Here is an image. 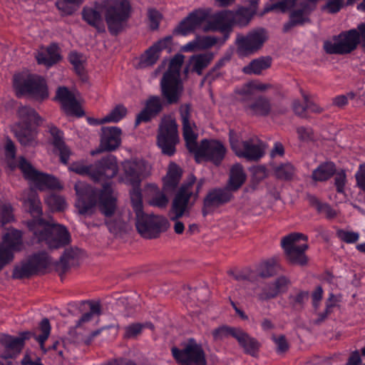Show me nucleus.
<instances>
[{"label": "nucleus", "mask_w": 365, "mask_h": 365, "mask_svg": "<svg viewBox=\"0 0 365 365\" xmlns=\"http://www.w3.org/2000/svg\"><path fill=\"white\" fill-rule=\"evenodd\" d=\"M76 195L75 203L78 213L91 216L99 211L106 217H112L117 210V194L110 184H105L101 190H97L88 183L78 181L74 185Z\"/></svg>", "instance_id": "1"}, {"label": "nucleus", "mask_w": 365, "mask_h": 365, "mask_svg": "<svg viewBox=\"0 0 365 365\" xmlns=\"http://www.w3.org/2000/svg\"><path fill=\"white\" fill-rule=\"evenodd\" d=\"M130 199L136 215V228L145 238H155L168 230V220L163 216L146 215L143 211L142 195L139 185L133 186Z\"/></svg>", "instance_id": "2"}, {"label": "nucleus", "mask_w": 365, "mask_h": 365, "mask_svg": "<svg viewBox=\"0 0 365 365\" xmlns=\"http://www.w3.org/2000/svg\"><path fill=\"white\" fill-rule=\"evenodd\" d=\"M27 226L35 240L44 242L50 248H59L71 242L69 232L61 225L38 219L28 222Z\"/></svg>", "instance_id": "3"}, {"label": "nucleus", "mask_w": 365, "mask_h": 365, "mask_svg": "<svg viewBox=\"0 0 365 365\" xmlns=\"http://www.w3.org/2000/svg\"><path fill=\"white\" fill-rule=\"evenodd\" d=\"M184 61L181 54L175 55L170 61L169 68L160 81L162 96L168 104L179 102L183 93V85L180 80V71Z\"/></svg>", "instance_id": "4"}, {"label": "nucleus", "mask_w": 365, "mask_h": 365, "mask_svg": "<svg viewBox=\"0 0 365 365\" xmlns=\"http://www.w3.org/2000/svg\"><path fill=\"white\" fill-rule=\"evenodd\" d=\"M68 169L78 175H88L95 181L112 178L118 170L116 158L113 155L102 158L93 165L76 162L72 163Z\"/></svg>", "instance_id": "5"}, {"label": "nucleus", "mask_w": 365, "mask_h": 365, "mask_svg": "<svg viewBox=\"0 0 365 365\" xmlns=\"http://www.w3.org/2000/svg\"><path fill=\"white\" fill-rule=\"evenodd\" d=\"M195 177L190 175L187 180L180 187L172 203L170 213L171 220H178L182 217L188 210L190 201L192 200L194 202L197 198L205 180L200 179L195 187Z\"/></svg>", "instance_id": "6"}, {"label": "nucleus", "mask_w": 365, "mask_h": 365, "mask_svg": "<svg viewBox=\"0 0 365 365\" xmlns=\"http://www.w3.org/2000/svg\"><path fill=\"white\" fill-rule=\"evenodd\" d=\"M292 7H294V10L291 14L289 22L284 26V29L287 31L289 27L302 25L309 21L308 15L314 8L309 3L303 0H282L266 6L263 14L274 9L284 12Z\"/></svg>", "instance_id": "7"}, {"label": "nucleus", "mask_w": 365, "mask_h": 365, "mask_svg": "<svg viewBox=\"0 0 365 365\" xmlns=\"http://www.w3.org/2000/svg\"><path fill=\"white\" fill-rule=\"evenodd\" d=\"M14 87L18 95L28 94L36 100H43L48 96L44 79L36 75L28 73L15 75Z\"/></svg>", "instance_id": "8"}, {"label": "nucleus", "mask_w": 365, "mask_h": 365, "mask_svg": "<svg viewBox=\"0 0 365 365\" xmlns=\"http://www.w3.org/2000/svg\"><path fill=\"white\" fill-rule=\"evenodd\" d=\"M307 237L302 233H292L284 237L281 245L287 259L293 264L304 266L307 264L308 258L305 251L308 249L306 243Z\"/></svg>", "instance_id": "9"}, {"label": "nucleus", "mask_w": 365, "mask_h": 365, "mask_svg": "<svg viewBox=\"0 0 365 365\" xmlns=\"http://www.w3.org/2000/svg\"><path fill=\"white\" fill-rule=\"evenodd\" d=\"M130 12V5L127 0H107L105 1V17L109 31L119 32L127 21Z\"/></svg>", "instance_id": "10"}, {"label": "nucleus", "mask_w": 365, "mask_h": 365, "mask_svg": "<svg viewBox=\"0 0 365 365\" xmlns=\"http://www.w3.org/2000/svg\"><path fill=\"white\" fill-rule=\"evenodd\" d=\"M179 143L178 125L171 117H164L159 125L157 143L162 153L168 156L175 153V145Z\"/></svg>", "instance_id": "11"}, {"label": "nucleus", "mask_w": 365, "mask_h": 365, "mask_svg": "<svg viewBox=\"0 0 365 365\" xmlns=\"http://www.w3.org/2000/svg\"><path fill=\"white\" fill-rule=\"evenodd\" d=\"M19 167L31 186H34L40 190L63 189V186L56 178L38 171L24 158H20Z\"/></svg>", "instance_id": "12"}, {"label": "nucleus", "mask_w": 365, "mask_h": 365, "mask_svg": "<svg viewBox=\"0 0 365 365\" xmlns=\"http://www.w3.org/2000/svg\"><path fill=\"white\" fill-rule=\"evenodd\" d=\"M230 141L232 150L236 155L247 160L256 161L260 159L265 153V144L257 138H251L238 142L235 133L230 132Z\"/></svg>", "instance_id": "13"}, {"label": "nucleus", "mask_w": 365, "mask_h": 365, "mask_svg": "<svg viewBox=\"0 0 365 365\" xmlns=\"http://www.w3.org/2000/svg\"><path fill=\"white\" fill-rule=\"evenodd\" d=\"M121 165L123 173L120 180L132 186L140 185L142 179L150 173V165L142 159L125 160Z\"/></svg>", "instance_id": "14"}, {"label": "nucleus", "mask_w": 365, "mask_h": 365, "mask_svg": "<svg viewBox=\"0 0 365 365\" xmlns=\"http://www.w3.org/2000/svg\"><path fill=\"white\" fill-rule=\"evenodd\" d=\"M359 43V33L356 29L342 33L336 38L324 43V49L329 54H346L351 52Z\"/></svg>", "instance_id": "15"}, {"label": "nucleus", "mask_w": 365, "mask_h": 365, "mask_svg": "<svg viewBox=\"0 0 365 365\" xmlns=\"http://www.w3.org/2000/svg\"><path fill=\"white\" fill-rule=\"evenodd\" d=\"M172 354L175 360L182 365H206L205 352L194 339H190L182 349L172 348Z\"/></svg>", "instance_id": "16"}, {"label": "nucleus", "mask_w": 365, "mask_h": 365, "mask_svg": "<svg viewBox=\"0 0 365 365\" xmlns=\"http://www.w3.org/2000/svg\"><path fill=\"white\" fill-rule=\"evenodd\" d=\"M22 235L19 230L8 229L0 245V270L14 259V255L22 249Z\"/></svg>", "instance_id": "17"}, {"label": "nucleus", "mask_w": 365, "mask_h": 365, "mask_svg": "<svg viewBox=\"0 0 365 365\" xmlns=\"http://www.w3.org/2000/svg\"><path fill=\"white\" fill-rule=\"evenodd\" d=\"M267 38V34L263 29L252 30L247 36L238 34L236 38L237 52L242 56L252 54L262 47Z\"/></svg>", "instance_id": "18"}, {"label": "nucleus", "mask_w": 365, "mask_h": 365, "mask_svg": "<svg viewBox=\"0 0 365 365\" xmlns=\"http://www.w3.org/2000/svg\"><path fill=\"white\" fill-rule=\"evenodd\" d=\"M50 263L51 260L46 252L34 255L27 262L15 267L13 276L17 279L28 277L46 268Z\"/></svg>", "instance_id": "19"}, {"label": "nucleus", "mask_w": 365, "mask_h": 365, "mask_svg": "<svg viewBox=\"0 0 365 365\" xmlns=\"http://www.w3.org/2000/svg\"><path fill=\"white\" fill-rule=\"evenodd\" d=\"M196 158H205L218 165L225 155L226 149L222 143L214 140H203L193 152Z\"/></svg>", "instance_id": "20"}, {"label": "nucleus", "mask_w": 365, "mask_h": 365, "mask_svg": "<svg viewBox=\"0 0 365 365\" xmlns=\"http://www.w3.org/2000/svg\"><path fill=\"white\" fill-rule=\"evenodd\" d=\"M32 334L22 333L19 337L2 334L0 336V357L9 359L15 357L22 349L24 341L29 339Z\"/></svg>", "instance_id": "21"}, {"label": "nucleus", "mask_w": 365, "mask_h": 365, "mask_svg": "<svg viewBox=\"0 0 365 365\" xmlns=\"http://www.w3.org/2000/svg\"><path fill=\"white\" fill-rule=\"evenodd\" d=\"M77 95L78 93L68 91L66 87H59L56 91V98L61 103L63 110L67 115L81 117L84 113L80 106Z\"/></svg>", "instance_id": "22"}, {"label": "nucleus", "mask_w": 365, "mask_h": 365, "mask_svg": "<svg viewBox=\"0 0 365 365\" xmlns=\"http://www.w3.org/2000/svg\"><path fill=\"white\" fill-rule=\"evenodd\" d=\"M232 198V195L227 187L211 189L203 200V215H207L220 205L230 202Z\"/></svg>", "instance_id": "23"}, {"label": "nucleus", "mask_w": 365, "mask_h": 365, "mask_svg": "<svg viewBox=\"0 0 365 365\" xmlns=\"http://www.w3.org/2000/svg\"><path fill=\"white\" fill-rule=\"evenodd\" d=\"M171 43L172 37L170 36H166L154 43L141 55L139 59L138 67L143 68L154 65L158 60L160 52L163 49L170 47Z\"/></svg>", "instance_id": "24"}, {"label": "nucleus", "mask_w": 365, "mask_h": 365, "mask_svg": "<svg viewBox=\"0 0 365 365\" xmlns=\"http://www.w3.org/2000/svg\"><path fill=\"white\" fill-rule=\"evenodd\" d=\"M245 111L251 115L267 116L272 112L270 100L263 96L247 101L244 106Z\"/></svg>", "instance_id": "25"}, {"label": "nucleus", "mask_w": 365, "mask_h": 365, "mask_svg": "<svg viewBox=\"0 0 365 365\" xmlns=\"http://www.w3.org/2000/svg\"><path fill=\"white\" fill-rule=\"evenodd\" d=\"M234 337L239 345L243 349L244 352L252 356H256L260 347V343L249 334L240 328H237L232 332Z\"/></svg>", "instance_id": "26"}, {"label": "nucleus", "mask_w": 365, "mask_h": 365, "mask_svg": "<svg viewBox=\"0 0 365 365\" xmlns=\"http://www.w3.org/2000/svg\"><path fill=\"white\" fill-rule=\"evenodd\" d=\"M205 18L206 15L203 11H193L180 22L175 31L178 34L186 36L201 26Z\"/></svg>", "instance_id": "27"}, {"label": "nucleus", "mask_w": 365, "mask_h": 365, "mask_svg": "<svg viewBox=\"0 0 365 365\" xmlns=\"http://www.w3.org/2000/svg\"><path fill=\"white\" fill-rule=\"evenodd\" d=\"M121 130L118 127H103L101 140V150L111 151L120 144Z\"/></svg>", "instance_id": "28"}, {"label": "nucleus", "mask_w": 365, "mask_h": 365, "mask_svg": "<svg viewBox=\"0 0 365 365\" xmlns=\"http://www.w3.org/2000/svg\"><path fill=\"white\" fill-rule=\"evenodd\" d=\"M145 108L137 115L135 125L142 122H148L162 110V103L160 97L152 96L145 104Z\"/></svg>", "instance_id": "29"}, {"label": "nucleus", "mask_w": 365, "mask_h": 365, "mask_svg": "<svg viewBox=\"0 0 365 365\" xmlns=\"http://www.w3.org/2000/svg\"><path fill=\"white\" fill-rule=\"evenodd\" d=\"M38 64L50 67L57 63L60 58L58 47L56 44H51L48 47L40 48L35 55Z\"/></svg>", "instance_id": "30"}, {"label": "nucleus", "mask_w": 365, "mask_h": 365, "mask_svg": "<svg viewBox=\"0 0 365 365\" xmlns=\"http://www.w3.org/2000/svg\"><path fill=\"white\" fill-rule=\"evenodd\" d=\"M21 198L24 204L34 218L30 222L41 219L40 217L42 215L41 203L36 192L31 188L23 192Z\"/></svg>", "instance_id": "31"}, {"label": "nucleus", "mask_w": 365, "mask_h": 365, "mask_svg": "<svg viewBox=\"0 0 365 365\" xmlns=\"http://www.w3.org/2000/svg\"><path fill=\"white\" fill-rule=\"evenodd\" d=\"M223 13H229L228 16H225V19L227 24H230V27L232 25L243 27L250 23L256 11L248 8L242 7L235 13L230 11Z\"/></svg>", "instance_id": "32"}, {"label": "nucleus", "mask_w": 365, "mask_h": 365, "mask_svg": "<svg viewBox=\"0 0 365 365\" xmlns=\"http://www.w3.org/2000/svg\"><path fill=\"white\" fill-rule=\"evenodd\" d=\"M17 115L19 122L16 128L38 125L41 121L37 113L32 108L27 106H20L17 110Z\"/></svg>", "instance_id": "33"}, {"label": "nucleus", "mask_w": 365, "mask_h": 365, "mask_svg": "<svg viewBox=\"0 0 365 365\" xmlns=\"http://www.w3.org/2000/svg\"><path fill=\"white\" fill-rule=\"evenodd\" d=\"M49 132L52 136L53 145L59 151L61 160L67 163L71 151L63 142V133L53 125L49 126Z\"/></svg>", "instance_id": "34"}, {"label": "nucleus", "mask_w": 365, "mask_h": 365, "mask_svg": "<svg viewBox=\"0 0 365 365\" xmlns=\"http://www.w3.org/2000/svg\"><path fill=\"white\" fill-rule=\"evenodd\" d=\"M217 42V38L214 36H200L196 38L183 46L182 50L185 52H192L195 51L204 50L212 47Z\"/></svg>", "instance_id": "35"}, {"label": "nucleus", "mask_w": 365, "mask_h": 365, "mask_svg": "<svg viewBox=\"0 0 365 365\" xmlns=\"http://www.w3.org/2000/svg\"><path fill=\"white\" fill-rule=\"evenodd\" d=\"M182 175L181 169L175 163H170L166 176L163 178V188L166 191L173 190L178 185Z\"/></svg>", "instance_id": "36"}, {"label": "nucleus", "mask_w": 365, "mask_h": 365, "mask_svg": "<svg viewBox=\"0 0 365 365\" xmlns=\"http://www.w3.org/2000/svg\"><path fill=\"white\" fill-rule=\"evenodd\" d=\"M246 179V175L241 165H234L230 173L229 183L227 189L231 191H235L238 190L242 184L245 182Z\"/></svg>", "instance_id": "37"}, {"label": "nucleus", "mask_w": 365, "mask_h": 365, "mask_svg": "<svg viewBox=\"0 0 365 365\" xmlns=\"http://www.w3.org/2000/svg\"><path fill=\"white\" fill-rule=\"evenodd\" d=\"M83 18L88 24L95 27L98 31H104L102 16L97 8H84L83 10Z\"/></svg>", "instance_id": "38"}, {"label": "nucleus", "mask_w": 365, "mask_h": 365, "mask_svg": "<svg viewBox=\"0 0 365 365\" xmlns=\"http://www.w3.org/2000/svg\"><path fill=\"white\" fill-rule=\"evenodd\" d=\"M272 58L269 56L261 57L252 61L247 66L242 68L246 74H260L262 71L270 67Z\"/></svg>", "instance_id": "39"}, {"label": "nucleus", "mask_w": 365, "mask_h": 365, "mask_svg": "<svg viewBox=\"0 0 365 365\" xmlns=\"http://www.w3.org/2000/svg\"><path fill=\"white\" fill-rule=\"evenodd\" d=\"M213 55L210 53L192 56L190 59V66L192 71L200 75L202 70L210 64Z\"/></svg>", "instance_id": "40"}, {"label": "nucleus", "mask_w": 365, "mask_h": 365, "mask_svg": "<svg viewBox=\"0 0 365 365\" xmlns=\"http://www.w3.org/2000/svg\"><path fill=\"white\" fill-rule=\"evenodd\" d=\"M336 168L333 163L327 162L321 164L312 173V178L316 181H324L331 178L335 173Z\"/></svg>", "instance_id": "41"}, {"label": "nucleus", "mask_w": 365, "mask_h": 365, "mask_svg": "<svg viewBox=\"0 0 365 365\" xmlns=\"http://www.w3.org/2000/svg\"><path fill=\"white\" fill-rule=\"evenodd\" d=\"M195 125L193 122L182 124L183 137L187 149L194 152L198 146L196 143L197 135L195 132Z\"/></svg>", "instance_id": "42"}, {"label": "nucleus", "mask_w": 365, "mask_h": 365, "mask_svg": "<svg viewBox=\"0 0 365 365\" xmlns=\"http://www.w3.org/2000/svg\"><path fill=\"white\" fill-rule=\"evenodd\" d=\"M226 15L228 16L229 13L221 12L217 14L212 21L203 26L202 31L208 32L226 30L230 27V24H227L225 19V16Z\"/></svg>", "instance_id": "43"}, {"label": "nucleus", "mask_w": 365, "mask_h": 365, "mask_svg": "<svg viewBox=\"0 0 365 365\" xmlns=\"http://www.w3.org/2000/svg\"><path fill=\"white\" fill-rule=\"evenodd\" d=\"M309 202L319 213L325 215L327 218L333 219L336 216V212L333 210L329 205L321 202L317 197L310 196L309 197Z\"/></svg>", "instance_id": "44"}, {"label": "nucleus", "mask_w": 365, "mask_h": 365, "mask_svg": "<svg viewBox=\"0 0 365 365\" xmlns=\"http://www.w3.org/2000/svg\"><path fill=\"white\" fill-rule=\"evenodd\" d=\"M29 127L16 128V135L20 143L24 146L34 145L36 143V133Z\"/></svg>", "instance_id": "45"}, {"label": "nucleus", "mask_w": 365, "mask_h": 365, "mask_svg": "<svg viewBox=\"0 0 365 365\" xmlns=\"http://www.w3.org/2000/svg\"><path fill=\"white\" fill-rule=\"evenodd\" d=\"M153 329V326L151 323H134L125 327L124 337L126 339H134L141 334L144 328Z\"/></svg>", "instance_id": "46"}, {"label": "nucleus", "mask_w": 365, "mask_h": 365, "mask_svg": "<svg viewBox=\"0 0 365 365\" xmlns=\"http://www.w3.org/2000/svg\"><path fill=\"white\" fill-rule=\"evenodd\" d=\"M45 202L52 210L61 211L66 207V200L62 196L52 194L46 197Z\"/></svg>", "instance_id": "47"}, {"label": "nucleus", "mask_w": 365, "mask_h": 365, "mask_svg": "<svg viewBox=\"0 0 365 365\" xmlns=\"http://www.w3.org/2000/svg\"><path fill=\"white\" fill-rule=\"evenodd\" d=\"M90 311L89 312L85 313L77 322L76 326V328H81L82 325L91 321L94 314L98 315L101 313V305L97 302H90Z\"/></svg>", "instance_id": "48"}, {"label": "nucleus", "mask_w": 365, "mask_h": 365, "mask_svg": "<svg viewBox=\"0 0 365 365\" xmlns=\"http://www.w3.org/2000/svg\"><path fill=\"white\" fill-rule=\"evenodd\" d=\"M127 109L123 106L118 105L103 118V121L107 123H117L125 117Z\"/></svg>", "instance_id": "49"}, {"label": "nucleus", "mask_w": 365, "mask_h": 365, "mask_svg": "<svg viewBox=\"0 0 365 365\" xmlns=\"http://www.w3.org/2000/svg\"><path fill=\"white\" fill-rule=\"evenodd\" d=\"M257 274L262 278H267L276 274V264L273 261L261 263L257 268Z\"/></svg>", "instance_id": "50"}, {"label": "nucleus", "mask_w": 365, "mask_h": 365, "mask_svg": "<svg viewBox=\"0 0 365 365\" xmlns=\"http://www.w3.org/2000/svg\"><path fill=\"white\" fill-rule=\"evenodd\" d=\"M273 88L270 83H264L261 82H250L247 84L242 89V93H252L255 91L259 92H266L267 91Z\"/></svg>", "instance_id": "51"}, {"label": "nucleus", "mask_w": 365, "mask_h": 365, "mask_svg": "<svg viewBox=\"0 0 365 365\" xmlns=\"http://www.w3.org/2000/svg\"><path fill=\"white\" fill-rule=\"evenodd\" d=\"M39 329L42 334L38 336H35V339L40 344L41 348H43V343L48 338L51 332V325L48 319L45 318L42 319L40 323Z\"/></svg>", "instance_id": "52"}, {"label": "nucleus", "mask_w": 365, "mask_h": 365, "mask_svg": "<svg viewBox=\"0 0 365 365\" xmlns=\"http://www.w3.org/2000/svg\"><path fill=\"white\" fill-rule=\"evenodd\" d=\"M56 6L63 14H71L80 4L78 1L71 0H58Z\"/></svg>", "instance_id": "53"}, {"label": "nucleus", "mask_w": 365, "mask_h": 365, "mask_svg": "<svg viewBox=\"0 0 365 365\" xmlns=\"http://www.w3.org/2000/svg\"><path fill=\"white\" fill-rule=\"evenodd\" d=\"M69 61L71 63L73 66L76 71L78 74H82L84 69V63L86 61V58L82 55L76 53L72 52L69 55Z\"/></svg>", "instance_id": "54"}, {"label": "nucleus", "mask_w": 365, "mask_h": 365, "mask_svg": "<svg viewBox=\"0 0 365 365\" xmlns=\"http://www.w3.org/2000/svg\"><path fill=\"white\" fill-rule=\"evenodd\" d=\"M272 340L276 346V350L278 354H284L289 348V343L284 335L272 334Z\"/></svg>", "instance_id": "55"}, {"label": "nucleus", "mask_w": 365, "mask_h": 365, "mask_svg": "<svg viewBox=\"0 0 365 365\" xmlns=\"http://www.w3.org/2000/svg\"><path fill=\"white\" fill-rule=\"evenodd\" d=\"M294 174V168L291 164H284L276 168L275 175L279 179L287 180Z\"/></svg>", "instance_id": "56"}, {"label": "nucleus", "mask_w": 365, "mask_h": 365, "mask_svg": "<svg viewBox=\"0 0 365 365\" xmlns=\"http://www.w3.org/2000/svg\"><path fill=\"white\" fill-rule=\"evenodd\" d=\"M356 96V93L354 91H350L346 94L339 95L332 98L333 106L342 108L348 104L349 100H352Z\"/></svg>", "instance_id": "57"}, {"label": "nucleus", "mask_w": 365, "mask_h": 365, "mask_svg": "<svg viewBox=\"0 0 365 365\" xmlns=\"http://www.w3.org/2000/svg\"><path fill=\"white\" fill-rule=\"evenodd\" d=\"M279 292L277 289L274 282L267 284L262 289V293L259 295L260 300H268L277 297Z\"/></svg>", "instance_id": "58"}, {"label": "nucleus", "mask_w": 365, "mask_h": 365, "mask_svg": "<svg viewBox=\"0 0 365 365\" xmlns=\"http://www.w3.org/2000/svg\"><path fill=\"white\" fill-rule=\"evenodd\" d=\"M236 329L237 328L228 327H221L215 329L212 332L213 339L217 341L221 340L223 338L228 336L229 335L232 336V332L234 330H236Z\"/></svg>", "instance_id": "59"}, {"label": "nucleus", "mask_w": 365, "mask_h": 365, "mask_svg": "<svg viewBox=\"0 0 365 365\" xmlns=\"http://www.w3.org/2000/svg\"><path fill=\"white\" fill-rule=\"evenodd\" d=\"M12 207L10 204L0 203V213L1 215L2 224L9 222L14 219Z\"/></svg>", "instance_id": "60"}, {"label": "nucleus", "mask_w": 365, "mask_h": 365, "mask_svg": "<svg viewBox=\"0 0 365 365\" xmlns=\"http://www.w3.org/2000/svg\"><path fill=\"white\" fill-rule=\"evenodd\" d=\"M338 237L346 243H354L358 241L359 235L358 232L346 230H339L337 232Z\"/></svg>", "instance_id": "61"}, {"label": "nucleus", "mask_w": 365, "mask_h": 365, "mask_svg": "<svg viewBox=\"0 0 365 365\" xmlns=\"http://www.w3.org/2000/svg\"><path fill=\"white\" fill-rule=\"evenodd\" d=\"M168 199L162 192H158L150 200V204L160 208H164L168 205Z\"/></svg>", "instance_id": "62"}, {"label": "nucleus", "mask_w": 365, "mask_h": 365, "mask_svg": "<svg viewBox=\"0 0 365 365\" xmlns=\"http://www.w3.org/2000/svg\"><path fill=\"white\" fill-rule=\"evenodd\" d=\"M344 0H327V4L323 6L322 9L328 13L334 14L338 12L342 7Z\"/></svg>", "instance_id": "63"}, {"label": "nucleus", "mask_w": 365, "mask_h": 365, "mask_svg": "<svg viewBox=\"0 0 365 365\" xmlns=\"http://www.w3.org/2000/svg\"><path fill=\"white\" fill-rule=\"evenodd\" d=\"M298 138L302 141H308L313 139V130L309 127L299 126L297 128Z\"/></svg>", "instance_id": "64"}]
</instances>
